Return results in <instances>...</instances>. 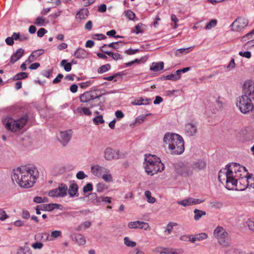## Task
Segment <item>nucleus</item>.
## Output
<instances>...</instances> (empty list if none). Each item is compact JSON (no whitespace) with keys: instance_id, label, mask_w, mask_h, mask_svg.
Masks as SVG:
<instances>
[{"instance_id":"33","label":"nucleus","mask_w":254,"mask_h":254,"mask_svg":"<svg viewBox=\"0 0 254 254\" xmlns=\"http://www.w3.org/2000/svg\"><path fill=\"white\" fill-rule=\"evenodd\" d=\"M193 213L194 214V219L196 221L199 220L202 216L206 215L205 211L197 209H195L193 210Z\"/></svg>"},{"instance_id":"27","label":"nucleus","mask_w":254,"mask_h":254,"mask_svg":"<svg viewBox=\"0 0 254 254\" xmlns=\"http://www.w3.org/2000/svg\"><path fill=\"white\" fill-rule=\"evenodd\" d=\"M193 47H190L187 48H181L177 50L175 52V55L177 57H181L183 55H186L189 53L193 49Z\"/></svg>"},{"instance_id":"22","label":"nucleus","mask_w":254,"mask_h":254,"mask_svg":"<svg viewBox=\"0 0 254 254\" xmlns=\"http://www.w3.org/2000/svg\"><path fill=\"white\" fill-rule=\"evenodd\" d=\"M72 240L79 245H84L86 243V239L84 236L79 234H75L71 236Z\"/></svg>"},{"instance_id":"14","label":"nucleus","mask_w":254,"mask_h":254,"mask_svg":"<svg viewBox=\"0 0 254 254\" xmlns=\"http://www.w3.org/2000/svg\"><path fill=\"white\" fill-rule=\"evenodd\" d=\"M72 134V131L71 129L61 131L58 138L63 145H65L71 139Z\"/></svg>"},{"instance_id":"5","label":"nucleus","mask_w":254,"mask_h":254,"mask_svg":"<svg viewBox=\"0 0 254 254\" xmlns=\"http://www.w3.org/2000/svg\"><path fill=\"white\" fill-rule=\"evenodd\" d=\"M144 167L148 174L153 175L163 170L164 165L159 158L149 154L145 156Z\"/></svg>"},{"instance_id":"39","label":"nucleus","mask_w":254,"mask_h":254,"mask_svg":"<svg viewBox=\"0 0 254 254\" xmlns=\"http://www.w3.org/2000/svg\"><path fill=\"white\" fill-rule=\"evenodd\" d=\"M178 225V224L175 222H169L166 226L165 232L167 234H170L172 231V229L174 226Z\"/></svg>"},{"instance_id":"64","label":"nucleus","mask_w":254,"mask_h":254,"mask_svg":"<svg viewBox=\"0 0 254 254\" xmlns=\"http://www.w3.org/2000/svg\"><path fill=\"white\" fill-rule=\"evenodd\" d=\"M93 190V187L91 184L89 183L85 185L83 189V191L84 193Z\"/></svg>"},{"instance_id":"46","label":"nucleus","mask_w":254,"mask_h":254,"mask_svg":"<svg viewBox=\"0 0 254 254\" xmlns=\"http://www.w3.org/2000/svg\"><path fill=\"white\" fill-rule=\"evenodd\" d=\"M34 24L39 26H44L45 25V20L43 17L39 16L36 18Z\"/></svg>"},{"instance_id":"51","label":"nucleus","mask_w":254,"mask_h":254,"mask_svg":"<svg viewBox=\"0 0 254 254\" xmlns=\"http://www.w3.org/2000/svg\"><path fill=\"white\" fill-rule=\"evenodd\" d=\"M17 254H32L30 250L27 248H21L17 251Z\"/></svg>"},{"instance_id":"1","label":"nucleus","mask_w":254,"mask_h":254,"mask_svg":"<svg viewBox=\"0 0 254 254\" xmlns=\"http://www.w3.org/2000/svg\"><path fill=\"white\" fill-rule=\"evenodd\" d=\"M247 175L248 173L245 167L239 164L232 163L220 170L218 179L222 184H225L226 188L228 190H244L248 188Z\"/></svg>"},{"instance_id":"34","label":"nucleus","mask_w":254,"mask_h":254,"mask_svg":"<svg viewBox=\"0 0 254 254\" xmlns=\"http://www.w3.org/2000/svg\"><path fill=\"white\" fill-rule=\"evenodd\" d=\"M179 71L177 70L174 73H172L169 75H166L165 77V79L166 80L176 81L179 79L181 78V75H179V73H178Z\"/></svg>"},{"instance_id":"26","label":"nucleus","mask_w":254,"mask_h":254,"mask_svg":"<svg viewBox=\"0 0 254 254\" xmlns=\"http://www.w3.org/2000/svg\"><path fill=\"white\" fill-rule=\"evenodd\" d=\"M208 238V235L205 233H201L195 235H192L191 239L190 240V242L194 243L196 241H200L203 240H205Z\"/></svg>"},{"instance_id":"40","label":"nucleus","mask_w":254,"mask_h":254,"mask_svg":"<svg viewBox=\"0 0 254 254\" xmlns=\"http://www.w3.org/2000/svg\"><path fill=\"white\" fill-rule=\"evenodd\" d=\"M27 77V73L26 72H22L15 75L13 77V79L14 80H19L26 78Z\"/></svg>"},{"instance_id":"9","label":"nucleus","mask_w":254,"mask_h":254,"mask_svg":"<svg viewBox=\"0 0 254 254\" xmlns=\"http://www.w3.org/2000/svg\"><path fill=\"white\" fill-rule=\"evenodd\" d=\"M249 22L247 18L239 17L231 24V29L235 32H241L248 25Z\"/></svg>"},{"instance_id":"28","label":"nucleus","mask_w":254,"mask_h":254,"mask_svg":"<svg viewBox=\"0 0 254 254\" xmlns=\"http://www.w3.org/2000/svg\"><path fill=\"white\" fill-rule=\"evenodd\" d=\"M164 254H183L184 251L182 249L165 248Z\"/></svg>"},{"instance_id":"52","label":"nucleus","mask_w":254,"mask_h":254,"mask_svg":"<svg viewBox=\"0 0 254 254\" xmlns=\"http://www.w3.org/2000/svg\"><path fill=\"white\" fill-rule=\"evenodd\" d=\"M254 47V39L250 40L246 42L243 46L245 49H249Z\"/></svg>"},{"instance_id":"53","label":"nucleus","mask_w":254,"mask_h":254,"mask_svg":"<svg viewBox=\"0 0 254 254\" xmlns=\"http://www.w3.org/2000/svg\"><path fill=\"white\" fill-rule=\"evenodd\" d=\"M91 222L89 221H86L83 222L79 227L77 228V231H80L81 230L82 228H84L85 229L89 228L91 225Z\"/></svg>"},{"instance_id":"47","label":"nucleus","mask_w":254,"mask_h":254,"mask_svg":"<svg viewBox=\"0 0 254 254\" xmlns=\"http://www.w3.org/2000/svg\"><path fill=\"white\" fill-rule=\"evenodd\" d=\"M88 197L90 200H91L92 202H93L94 203H97V199H98V198L97 197V195L95 192L90 193L88 195Z\"/></svg>"},{"instance_id":"30","label":"nucleus","mask_w":254,"mask_h":254,"mask_svg":"<svg viewBox=\"0 0 254 254\" xmlns=\"http://www.w3.org/2000/svg\"><path fill=\"white\" fill-rule=\"evenodd\" d=\"M123 45L122 42H113L109 44H104L101 47V49L105 50L106 47H109L117 50L120 48V46Z\"/></svg>"},{"instance_id":"55","label":"nucleus","mask_w":254,"mask_h":254,"mask_svg":"<svg viewBox=\"0 0 254 254\" xmlns=\"http://www.w3.org/2000/svg\"><path fill=\"white\" fill-rule=\"evenodd\" d=\"M253 35H254V29L250 32H249V33H247V34H246L245 35H244L242 37V38L241 39V41L244 42L248 40H249V39H250V38L252 37V36Z\"/></svg>"},{"instance_id":"36","label":"nucleus","mask_w":254,"mask_h":254,"mask_svg":"<svg viewBox=\"0 0 254 254\" xmlns=\"http://www.w3.org/2000/svg\"><path fill=\"white\" fill-rule=\"evenodd\" d=\"M125 245L128 247L133 248L136 246V242L131 241L128 237H126L124 239Z\"/></svg>"},{"instance_id":"16","label":"nucleus","mask_w":254,"mask_h":254,"mask_svg":"<svg viewBox=\"0 0 254 254\" xmlns=\"http://www.w3.org/2000/svg\"><path fill=\"white\" fill-rule=\"evenodd\" d=\"M177 172L183 177H188L192 174V169L191 167L182 165L177 169Z\"/></svg>"},{"instance_id":"25","label":"nucleus","mask_w":254,"mask_h":254,"mask_svg":"<svg viewBox=\"0 0 254 254\" xmlns=\"http://www.w3.org/2000/svg\"><path fill=\"white\" fill-rule=\"evenodd\" d=\"M78 191V186L75 183H72L69 185L67 193L70 197H74L76 196Z\"/></svg>"},{"instance_id":"42","label":"nucleus","mask_w":254,"mask_h":254,"mask_svg":"<svg viewBox=\"0 0 254 254\" xmlns=\"http://www.w3.org/2000/svg\"><path fill=\"white\" fill-rule=\"evenodd\" d=\"M217 21L216 19H212L210 20L205 27L206 30H210L216 26Z\"/></svg>"},{"instance_id":"8","label":"nucleus","mask_w":254,"mask_h":254,"mask_svg":"<svg viewBox=\"0 0 254 254\" xmlns=\"http://www.w3.org/2000/svg\"><path fill=\"white\" fill-rule=\"evenodd\" d=\"M214 237L218 243L223 247H228L231 243V238L225 230L221 226H217L213 232Z\"/></svg>"},{"instance_id":"4","label":"nucleus","mask_w":254,"mask_h":254,"mask_svg":"<svg viewBox=\"0 0 254 254\" xmlns=\"http://www.w3.org/2000/svg\"><path fill=\"white\" fill-rule=\"evenodd\" d=\"M164 146H168L172 154L180 155L185 150L184 142L183 137L178 134L167 132L163 137Z\"/></svg>"},{"instance_id":"37","label":"nucleus","mask_w":254,"mask_h":254,"mask_svg":"<svg viewBox=\"0 0 254 254\" xmlns=\"http://www.w3.org/2000/svg\"><path fill=\"white\" fill-rule=\"evenodd\" d=\"M248 188H254V177L253 175L246 176Z\"/></svg>"},{"instance_id":"35","label":"nucleus","mask_w":254,"mask_h":254,"mask_svg":"<svg viewBox=\"0 0 254 254\" xmlns=\"http://www.w3.org/2000/svg\"><path fill=\"white\" fill-rule=\"evenodd\" d=\"M60 65L64 67V69L67 72L70 71L71 69V63H67L66 60H63L60 63Z\"/></svg>"},{"instance_id":"49","label":"nucleus","mask_w":254,"mask_h":254,"mask_svg":"<svg viewBox=\"0 0 254 254\" xmlns=\"http://www.w3.org/2000/svg\"><path fill=\"white\" fill-rule=\"evenodd\" d=\"M125 15L128 18L129 20H133L135 17V15L134 12H133L130 10H127L125 12Z\"/></svg>"},{"instance_id":"45","label":"nucleus","mask_w":254,"mask_h":254,"mask_svg":"<svg viewBox=\"0 0 254 254\" xmlns=\"http://www.w3.org/2000/svg\"><path fill=\"white\" fill-rule=\"evenodd\" d=\"M93 121L94 124L96 125H98L104 123V121L102 115L97 116L94 117L93 119Z\"/></svg>"},{"instance_id":"60","label":"nucleus","mask_w":254,"mask_h":254,"mask_svg":"<svg viewBox=\"0 0 254 254\" xmlns=\"http://www.w3.org/2000/svg\"><path fill=\"white\" fill-rule=\"evenodd\" d=\"M142 27H143V24L142 23H138V24H137L135 26V32L136 34H138L140 33H142L143 32V29Z\"/></svg>"},{"instance_id":"7","label":"nucleus","mask_w":254,"mask_h":254,"mask_svg":"<svg viewBox=\"0 0 254 254\" xmlns=\"http://www.w3.org/2000/svg\"><path fill=\"white\" fill-rule=\"evenodd\" d=\"M252 98L246 95H241L237 99L236 105L241 112L244 114H248L254 109Z\"/></svg>"},{"instance_id":"59","label":"nucleus","mask_w":254,"mask_h":254,"mask_svg":"<svg viewBox=\"0 0 254 254\" xmlns=\"http://www.w3.org/2000/svg\"><path fill=\"white\" fill-rule=\"evenodd\" d=\"M192 235H183L180 237L179 239L184 242L190 241L191 239Z\"/></svg>"},{"instance_id":"21","label":"nucleus","mask_w":254,"mask_h":254,"mask_svg":"<svg viewBox=\"0 0 254 254\" xmlns=\"http://www.w3.org/2000/svg\"><path fill=\"white\" fill-rule=\"evenodd\" d=\"M24 53V51L22 49H18L16 52L11 56L10 59V63L12 64L15 63L22 57Z\"/></svg>"},{"instance_id":"31","label":"nucleus","mask_w":254,"mask_h":254,"mask_svg":"<svg viewBox=\"0 0 254 254\" xmlns=\"http://www.w3.org/2000/svg\"><path fill=\"white\" fill-rule=\"evenodd\" d=\"M100 50L102 52L105 53L108 56L112 57L113 59H114L115 60H118L122 59V58H123L122 56H121V55L118 53H114L112 52L107 51L105 50H103V49H100Z\"/></svg>"},{"instance_id":"29","label":"nucleus","mask_w":254,"mask_h":254,"mask_svg":"<svg viewBox=\"0 0 254 254\" xmlns=\"http://www.w3.org/2000/svg\"><path fill=\"white\" fill-rule=\"evenodd\" d=\"M164 67V63L162 62L158 63H153L150 67V69L153 71H159L163 69Z\"/></svg>"},{"instance_id":"18","label":"nucleus","mask_w":254,"mask_h":254,"mask_svg":"<svg viewBox=\"0 0 254 254\" xmlns=\"http://www.w3.org/2000/svg\"><path fill=\"white\" fill-rule=\"evenodd\" d=\"M44 53V50L43 49H40L38 50L34 51L33 52L28 59L26 60V62L27 64H30L33 61H35L39 57L43 55Z\"/></svg>"},{"instance_id":"12","label":"nucleus","mask_w":254,"mask_h":254,"mask_svg":"<svg viewBox=\"0 0 254 254\" xmlns=\"http://www.w3.org/2000/svg\"><path fill=\"white\" fill-rule=\"evenodd\" d=\"M104 154L105 159L108 161L118 159L122 157V154L119 150L110 147L105 149Z\"/></svg>"},{"instance_id":"17","label":"nucleus","mask_w":254,"mask_h":254,"mask_svg":"<svg viewBox=\"0 0 254 254\" xmlns=\"http://www.w3.org/2000/svg\"><path fill=\"white\" fill-rule=\"evenodd\" d=\"M206 163L202 160H198L194 161L192 165L191 168L192 170L196 171H199L200 170H203L206 168Z\"/></svg>"},{"instance_id":"2","label":"nucleus","mask_w":254,"mask_h":254,"mask_svg":"<svg viewBox=\"0 0 254 254\" xmlns=\"http://www.w3.org/2000/svg\"><path fill=\"white\" fill-rule=\"evenodd\" d=\"M38 176L39 172L35 167L24 166L14 169L11 179L21 188H30L36 183Z\"/></svg>"},{"instance_id":"50","label":"nucleus","mask_w":254,"mask_h":254,"mask_svg":"<svg viewBox=\"0 0 254 254\" xmlns=\"http://www.w3.org/2000/svg\"><path fill=\"white\" fill-rule=\"evenodd\" d=\"M48 199L47 197H42L40 196H36L34 198V201L37 203H40L44 202H48Z\"/></svg>"},{"instance_id":"11","label":"nucleus","mask_w":254,"mask_h":254,"mask_svg":"<svg viewBox=\"0 0 254 254\" xmlns=\"http://www.w3.org/2000/svg\"><path fill=\"white\" fill-rule=\"evenodd\" d=\"M243 94L254 100V81L248 80L245 81L243 86Z\"/></svg>"},{"instance_id":"20","label":"nucleus","mask_w":254,"mask_h":254,"mask_svg":"<svg viewBox=\"0 0 254 254\" xmlns=\"http://www.w3.org/2000/svg\"><path fill=\"white\" fill-rule=\"evenodd\" d=\"M151 100L150 99L146 98L145 97H140L138 99H135L133 101L131 102L132 105H146L150 103Z\"/></svg>"},{"instance_id":"38","label":"nucleus","mask_w":254,"mask_h":254,"mask_svg":"<svg viewBox=\"0 0 254 254\" xmlns=\"http://www.w3.org/2000/svg\"><path fill=\"white\" fill-rule=\"evenodd\" d=\"M145 196L147 198V201L150 203H153L155 202L156 199L151 196V193L149 190H146L144 193Z\"/></svg>"},{"instance_id":"62","label":"nucleus","mask_w":254,"mask_h":254,"mask_svg":"<svg viewBox=\"0 0 254 254\" xmlns=\"http://www.w3.org/2000/svg\"><path fill=\"white\" fill-rule=\"evenodd\" d=\"M76 178L79 180H82L84 178L87 177V175H86L83 171H79L76 175Z\"/></svg>"},{"instance_id":"63","label":"nucleus","mask_w":254,"mask_h":254,"mask_svg":"<svg viewBox=\"0 0 254 254\" xmlns=\"http://www.w3.org/2000/svg\"><path fill=\"white\" fill-rule=\"evenodd\" d=\"M105 185L103 183H98L97 186V191L99 192H102L105 189Z\"/></svg>"},{"instance_id":"32","label":"nucleus","mask_w":254,"mask_h":254,"mask_svg":"<svg viewBox=\"0 0 254 254\" xmlns=\"http://www.w3.org/2000/svg\"><path fill=\"white\" fill-rule=\"evenodd\" d=\"M106 182L110 183L113 181V177L110 171L107 169L101 177Z\"/></svg>"},{"instance_id":"48","label":"nucleus","mask_w":254,"mask_h":254,"mask_svg":"<svg viewBox=\"0 0 254 254\" xmlns=\"http://www.w3.org/2000/svg\"><path fill=\"white\" fill-rule=\"evenodd\" d=\"M139 229H143L145 231H149L151 228L148 223L140 221Z\"/></svg>"},{"instance_id":"3","label":"nucleus","mask_w":254,"mask_h":254,"mask_svg":"<svg viewBox=\"0 0 254 254\" xmlns=\"http://www.w3.org/2000/svg\"><path fill=\"white\" fill-rule=\"evenodd\" d=\"M101 96L94 91L84 93L80 96V100L82 104L73 110L74 113L79 116H91L92 112L90 109L100 105L99 98Z\"/></svg>"},{"instance_id":"56","label":"nucleus","mask_w":254,"mask_h":254,"mask_svg":"<svg viewBox=\"0 0 254 254\" xmlns=\"http://www.w3.org/2000/svg\"><path fill=\"white\" fill-rule=\"evenodd\" d=\"M62 236V232L59 230L53 231L51 232V238L53 239H56Z\"/></svg>"},{"instance_id":"57","label":"nucleus","mask_w":254,"mask_h":254,"mask_svg":"<svg viewBox=\"0 0 254 254\" xmlns=\"http://www.w3.org/2000/svg\"><path fill=\"white\" fill-rule=\"evenodd\" d=\"M246 223L250 230L254 231V219H249Z\"/></svg>"},{"instance_id":"58","label":"nucleus","mask_w":254,"mask_h":254,"mask_svg":"<svg viewBox=\"0 0 254 254\" xmlns=\"http://www.w3.org/2000/svg\"><path fill=\"white\" fill-rule=\"evenodd\" d=\"M43 244L41 242H37L36 243H34L31 245V247L34 249H38L40 250L43 247Z\"/></svg>"},{"instance_id":"61","label":"nucleus","mask_w":254,"mask_h":254,"mask_svg":"<svg viewBox=\"0 0 254 254\" xmlns=\"http://www.w3.org/2000/svg\"><path fill=\"white\" fill-rule=\"evenodd\" d=\"M239 55L243 57H245L247 59H250L252 57L251 53L249 51H246V52H240L239 53Z\"/></svg>"},{"instance_id":"6","label":"nucleus","mask_w":254,"mask_h":254,"mask_svg":"<svg viewBox=\"0 0 254 254\" xmlns=\"http://www.w3.org/2000/svg\"><path fill=\"white\" fill-rule=\"evenodd\" d=\"M27 115L22 116L17 120H14L10 117H6L2 120V123L6 128L12 132L20 130L27 122Z\"/></svg>"},{"instance_id":"23","label":"nucleus","mask_w":254,"mask_h":254,"mask_svg":"<svg viewBox=\"0 0 254 254\" xmlns=\"http://www.w3.org/2000/svg\"><path fill=\"white\" fill-rule=\"evenodd\" d=\"M74 57L77 59H85L88 56V53L82 48H78L74 52Z\"/></svg>"},{"instance_id":"54","label":"nucleus","mask_w":254,"mask_h":254,"mask_svg":"<svg viewBox=\"0 0 254 254\" xmlns=\"http://www.w3.org/2000/svg\"><path fill=\"white\" fill-rule=\"evenodd\" d=\"M9 218V216L6 214V212L2 209H0V220L4 221Z\"/></svg>"},{"instance_id":"44","label":"nucleus","mask_w":254,"mask_h":254,"mask_svg":"<svg viewBox=\"0 0 254 254\" xmlns=\"http://www.w3.org/2000/svg\"><path fill=\"white\" fill-rule=\"evenodd\" d=\"M111 200L112 198L110 197L102 196L99 197L98 198V199H97V203H99L101 202H104L105 203L110 204L111 203Z\"/></svg>"},{"instance_id":"19","label":"nucleus","mask_w":254,"mask_h":254,"mask_svg":"<svg viewBox=\"0 0 254 254\" xmlns=\"http://www.w3.org/2000/svg\"><path fill=\"white\" fill-rule=\"evenodd\" d=\"M185 130L188 135L193 136L196 133L197 127L194 124L189 123L186 125Z\"/></svg>"},{"instance_id":"10","label":"nucleus","mask_w":254,"mask_h":254,"mask_svg":"<svg viewBox=\"0 0 254 254\" xmlns=\"http://www.w3.org/2000/svg\"><path fill=\"white\" fill-rule=\"evenodd\" d=\"M67 194V186L64 184H61L58 188L49 191V195L53 197H64Z\"/></svg>"},{"instance_id":"43","label":"nucleus","mask_w":254,"mask_h":254,"mask_svg":"<svg viewBox=\"0 0 254 254\" xmlns=\"http://www.w3.org/2000/svg\"><path fill=\"white\" fill-rule=\"evenodd\" d=\"M140 221L130 222L127 224V227L129 229H139Z\"/></svg>"},{"instance_id":"41","label":"nucleus","mask_w":254,"mask_h":254,"mask_svg":"<svg viewBox=\"0 0 254 254\" xmlns=\"http://www.w3.org/2000/svg\"><path fill=\"white\" fill-rule=\"evenodd\" d=\"M110 68L111 65L109 64H106L98 68L97 71L99 73H103L108 71Z\"/></svg>"},{"instance_id":"15","label":"nucleus","mask_w":254,"mask_h":254,"mask_svg":"<svg viewBox=\"0 0 254 254\" xmlns=\"http://www.w3.org/2000/svg\"><path fill=\"white\" fill-rule=\"evenodd\" d=\"M107 169L108 168L98 164H95L92 166L91 172L93 175L98 178H101L103 174L106 172Z\"/></svg>"},{"instance_id":"24","label":"nucleus","mask_w":254,"mask_h":254,"mask_svg":"<svg viewBox=\"0 0 254 254\" xmlns=\"http://www.w3.org/2000/svg\"><path fill=\"white\" fill-rule=\"evenodd\" d=\"M89 14V11L86 8H83L80 9L76 14V18L85 19L87 18Z\"/></svg>"},{"instance_id":"13","label":"nucleus","mask_w":254,"mask_h":254,"mask_svg":"<svg viewBox=\"0 0 254 254\" xmlns=\"http://www.w3.org/2000/svg\"><path fill=\"white\" fill-rule=\"evenodd\" d=\"M204 201V199L194 198L189 197L182 200L178 201L177 203L184 207H187L200 204Z\"/></svg>"}]
</instances>
